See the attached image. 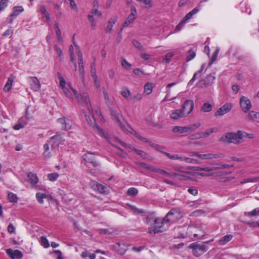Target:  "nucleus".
I'll return each mask as SVG.
<instances>
[{
	"label": "nucleus",
	"instance_id": "obj_63",
	"mask_svg": "<svg viewBox=\"0 0 259 259\" xmlns=\"http://www.w3.org/2000/svg\"><path fill=\"white\" fill-rule=\"evenodd\" d=\"M8 231L10 233H14L15 232V228L12 224H10L8 227Z\"/></svg>",
	"mask_w": 259,
	"mask_h": 259
},
{
	"label": "nucleus",
	"instance_id": "obj_33",
	"mask_svg": "<svg viewBox=\"0 0 259 259\" xmlns=\"http://www.w3.org/2000/svg\"><path fill=\"white\" fill-rule=\"evenodd\" d=\"M139 155L141 156V157H142L143 159H146V160H151L152 158H151V157L149 156L148 154H147L146 152L136 149V148L133 149Z\"/></svg>",
	"mask_w": 259,
	"mask_h": 259
},
{
	"label": "nucleus",
	"instance_id": "obj_55",
	"mask_svg": "<svg viewBox=\"0 0 259 259\" xmlns=\"http://www.w3.org/2000/svg\"><path fill=\"white\" fill-rule=\"evenodd\" d=\"M55 51L57 54L58 57L61 59V57L63 56V52L61 49L56 45L54 46Z\"/></svg>",
	"mask_w": 259,
	"mask_h": 259
},
{
	"label": "nucleus",
	"instance_id": "obj_50",
	"mask_svg": "<svg viewBox=\"0 0 259 259\" xmlns=\"http://www.w3.org/2000/svg\"><path fill=\"white\" fill-rule=\"evenodd\" d=\"M59 177V175L57 173H51L48 175V178L51 181H56Z\"/></svg>",
	"mask_w": 259,
	"mask_h": 259
},
{
	"label": "nucleus",
	"instance_id": "obj_52",
	"mask_svg": "<svg viewBox=\"0 0 259 259\" xmlns=\"http://www.w3.org/2000/svg\"><path fill=\"white\" fill-rule=\"evenodd\" d=\"M195 57V53L192 51H189L187 53V60L189 61L194 59Z\"/></svg>",
	"mask_w": 259,
	"mask_h": 259
},
{
	"label": "nucleus",
	"instance_id": "obj_24",
	"mask_svg": "<svg viewBox=\"0 0 259 259\" xmlns=\"http://www.w3.org/2000/svg\"><path fill=\"white\" fill-rule=\"evenodd\" d=\"M187 126H175L173 127L172 131L176 134H184L189 132Z\"/></svg>",
	"mask_w": 259,
	"mask_h": 259
},
{
	"label": "nucleus",
	"instance_id": "obj_6",
	"mask_svg": "<svg viewBox=\"0 0 259 259\" xmlns=\"http://www.w3.org/2000/svg\"><path fill=\"white\" fill-rule=\"evenodd\" d=\"M181 218L179 211L176 209L170 210L164 217V219L166 223H174L178 221Z\"/></svg>",
	"mask_w": 259,
	"mask_h": 259
},
{
	"label": "nucleus",
	"instance_id": "obj_41",
	"mask_svg": "<svg viewBox=\"0 0 259 259\" xmlns=\"http://www.w3.org/2000/svg\"><path fill=\"white\" fill-rule=\"evenodd\" d=\"M152 84L150 83H146L144 86V92L147 94H150L152 91Z\"/></svg>",
	"mask_w": 259,
	"mask_h": 259
},
{
	"label": "nucleus",
	"instance_id": "obj_45",
	"mask_svg": "<svg viewBox=\"0 0 259 259\" xmlns=\"http://www.w3.org/2000/svg\"><path fill=\"white\" fill-rule=\"evenodd\" d=\"M40 243L45 248H48L50 246L48 240L46 237L42 236L40 238Z\"/></svg>",
	"mask_w": 259,
	"mask_h": 259
},
{
	"label": "nucleus",
	"instance_id": "obj_39",
	"mask_svg": "<svg viewBox=\"0 0 259 259\" xmlns=\"http://www.w3.org/2000/svg\"><path fill=\"white\" fill-rule=\"evenodd\" d=\"M49 145L50 144L48 142L47 143H46L44 145V149L45 150V152H44L43 154L46 158H49L50 156V152H48V151L49 150Z\"/></svg>",
	"mask_w": 259,
	"mask_h": 259
},
{
	"label": "nucleus",
	"instance_id": "obj_15",
	"mask_svg": "<svg viewBox=\"0 0 259 259\" xmlns=\"http://www.w3.org/2000/svg\"><path fill=\"white\" fill-rule=\"evenodd\" d=\"M224 157L223 153H209L207 154H203L201 155V159L208 160L213 159L222 158Z\"/></svg>",
	"mask_w": 259,
	"mask_h": 259
},
{
	"label": "nucleus",
	"instance_id": "obj_27",
	"mask_svg": "<svg viewBox=\"0 0 259 259\" xmlns=\"http://www.w3.org/2000/svg\"><path fill=\"white\" fill-rule=\"evenodd\" d=\"M233 238L232 235H227L222 237L219 240V243L220 245H224L227 243L229 242Z\"/></svg>",
	"mask_w": 259,
	"mask_h": 259
},
{
	"label": "nucleus",
	"instance_id": "obj_10",
	"mask_svg": "<svg viewBox=\"0 0 259 259\" xmlns=\"http://www.w3.org/2000/svg\"><path fill=\"white\" fill-rule=\"evenodd\" d=\"M94 16L101 17L102 16V12L99 11L98 9H92V11L88 14V19L91 23L92 28L93 29L96 26V22L94 18Z\"/></svg>",
	"mask_w": 259,
	"mask_h": 259
},
{
	"label": "nucleus",
	"instance_id": "obj_42",
	"mask_svg": "<svg viewBox=\"0 0 259 259\" xmlns=\"http://www.w3.org/2000/svg\"><path fill=\"white\" fill-rule=\"evenodd\" d=\"M25 125V122H22L20 120H19L17 123L14 126L13 128L15 130H19L24 128Z\"/></svg>",
	"mask_w": 259,
	"mask_h": 259
},
{
	"label": "nucleus",
	"instance_id": "obj_13",
	"mask_svg": "<svg viewBox=\"0 0 259 259\" xmlns=\"http://www.w3.org/2000/svg\"><path fill=\"white\" fill-rule=\"evenodd\" d=\"M29 79V84L30 88L35 92L38 91L40 89V83L38 79L36 77L29 76L28 77Z\"/></svg>",
	"mask_w": 259,
	"mask_h": 259
},
{
	"label": "nucleus",
	"instance_id": "obj_34",
	"mask_svg": "<svg viewBox=\"0 0 259 259\" xmlns=\"http://www.w3.org/2000/svg\"><path fill=\"white\" fill-rule=\"evenodd\" d=\"M212 133H213V130L212 128H211L209 130H208L205 132L198 133L196 135V138H200L202 137H207Z\"/></svg>",
	"mask_w": 259,
	"mask_h": 259
},
{
	"label": "nucleus",
	"instance_id": "obj_32",
	"mask_svg": "<svg viewBox=\"0 0 259 259\" xmlns=\"http://www.w3.org/2000/svg\"><path fill=\"white\" fill-rule=\"evenodd\" d=\"M127 206L129 207V208L133 211L134 213H146L145 210L142 209H139L137 208L136 206L130 204H127Z\"/></svg>",
	"mask_w": 259,
	"mask_h": 259
},
{
	"label": "nucleus",
	"instance_id": "obj_43",
	"mask_svg": "<svg viewBox=\"0 0 259 259\" xmlns=\"http://www.w3.org/2000/svg\"><path fill=\"white\" fill-rule=\"evenodd\" d=\"M78 71L80 74V76L81 78H83L84 76V66H83V62H78Z\"/></svg>",
	"mask_w": 259,
	"mask_h": 259
},
{
	"label": "nucleus",
	"instance_id": "obj_19",
	"mask_svg": "<svg viewBox=\"0 0 259 259\" xmlns=\"http://www.w3.org/2000/svg\"><path fill=\"white\" fill-rule=\"evenodd\" d=\"M186 116L182 109L173 111L170 115V118L174 120H178Z\"/></svg>",
	"mask_w": 259,
	"mask_h": 259
},
{
	"label": "nucleus",
	"instance_id": "obj_47",
	"mask_svg": "<svg viewBox=\"0 0 259 259\" xmlns=\"http://www.w3.org/2000/svg\"><path fill=\"white\" fill-rule=\"evenodd\" d=\"M201 124L200 122H197L190 125L187 126L188 132L193 131L198 128Z\"/></svg>",
	"mask_w": 259,
	"mask_h": 259
},
{
	"label": "nucleus",
	"instance_id": "obj_36",
	"mask_svg": "<svg viewBox=\"0 0 259 259\" xmlns=\"http://www.w3.org/2000/svg\"><path fill=\"white\" fill-rule=\"evenodd\" d=\"M174 56V53L172 52H170L168 53L166 55L164 58L162 60L163 63H168L172 57Z\"/></svg>",
	"mask_w": 259,
	"mask_h": 259
},
{
	"label": "nucleus",
	"instance_id": "obj_57",
	"mask_svg": "<svg viewBox=\"0 0 259 259\" xmlns=\"http://www.w3.org/2000/svg\"><path fill=\"white\" fill-rule=\"evenodd\" d=\"M162 153L171 159L176 160L178 159V154L170 155V154L165 152H162Z\"/></svg>",
	"mask_w": 259,
	"mask_h": 259
},
{
	"label": "nucleus",
	"instance_id": "obj_14",
	"mask_svg": "<svg viewBox=\"0 0 259 259\" xmlns=\"http://www.w3.org/2000/svg\"><path fill=\"white\" fill-rule=\"evenodd\" d=\"M57 122L61 124L62 130L68 131L71 127V121L66 117L60 118L57 119Z\"/></svg>",
	"mask_w": 259,
	"mask_h": 259
},
{
	"label": "nucleus",
	"instance_id": "obj_31",
	"mask_svg": "<svg viewBox=\"0 0 259 259\" xmlns=\"http://www.w3.org/2000/svg\"><path fill=\"white\" fill-rule=\"evenodd\" d=\"M39 11L44 15V17L46 18L47 21L50 20V16L49 14L48 13L46 8L45 6L41 5L39 7Z\"/></svg>",
	"mask_w": 259,
	"mask_h": 259
},
{
	"label": "nucleus",
	"instance_id": "obj_37",
	"mask_svg": "<svg viewBox=\"0 0 259 259\" xmlns=\"http://www.w3.org/2000/svg\"><path fill=\"white\" fill-rule=\"evenodd\" d=\"M81 256L84 258L89 257L90 259H95L96 257V254L95 253L90 254L88 251L85 250L82 252Z\"/></svg>",
	"mask_w": 259,
	"mask_h": 259
},
{
	"label": "nucleus",
	"instance_id": "obj_18",
	"mask_svg": "<svg viewBox=\"0 0 259 259\" xmlns=\"http://www.w3.org/2000/svg\"><path fill=\"white\" fill-rule=\"evenodd\" d=\"M6 252L12 258L20 259L23 257L22 253L18 250H13L11 249H7Z\"/></svg>",
	"mask_w": 259,
	"mask_h": 259
},
{
	"label": "nucleus",
	"instance_id": "obj_12",
	"mask_svg": "<svg viewBox=\"0 0 259 259\" xmlns=\"http://www.w3.org/2000/svg\"><path fill=\"white\" fill-rule=\"evenodd\" d=\"M194 108V103L192 100H187L184 105L182 106V110L184 112L185 115L187 116L193 110Z\"/></svg>",
	"mask_w": 259,
	"mask_h": 259
},
{
	"label": "nucleus",
	"instance_id": "obj_30",
	"mask_svg": "<svg viewBox=\"0 0 259 259\" xmlns=\"http://www.w3.org/2000/svg\"><path fill=\"white\" fill-rule=\"evenodd\" d=\"M96 190H97L99 193L101 194H106L108 193V190L107 188L102 184L99 183L97 185Z\"/></svg>",
	"mask_w": 259,
	"mask_h": 259
},
{
	"label": "nucleus",
	"instance_id": "obj_38",
	"mask_svg": "<svg viewBox=\"0 0 259 259\" xmlns=\"http://www.w3.org/2000/svg\"><path fill=\"white\" fill-rule=\"evenodd\" d=\"M212 109V106L208 103H204L201 107V111L204 112H209Z\"/></svg>",
	"mask_w": 259,
	"mask_h": 259
},
{
	"label": "nucleus",
	"instance_id": "obj_59",
	"mask_svg": "<svg viewBox=\"0 0 259 259\" xmlns=\"http://www.w3.org/2000/svg\"><path fill=\"white\" fill-rule=\"evenodd\" d=\"M196 169L197 170H201V171H210L211 170H214V169H213V167H212L211 168L208 167H197L196 168Z\"/></svg>",
	"mask_w": 259,
	"mask_h": 259
},
{
	"label": "nucleus",
	"instance_id": "obj_28",
	"mask_svg": "<svg viewBox=\"0 0 259 259\" xmlns=\"http://www.w3.org/2000/svg\"><path fill=\"white\" fill-rule=\"evenodd\" d=\"M248 117L250 119L259 122V113L254 111H251L248 113Z\"/></svg>",
	"mask_w": 259,
	"mask_h": 259
},
{
	"label": "nucleus",
	"instance_id": "obj_11",
	"mask_svg": "<svg viewBox=\"0 0 259 259\" xmlns=\"http://www.w3.org/2000/svg\"><path fill=\"white\" fill-rule=\"evenodd\" d=\"M240 105L242 110L245 113L247 112L251 108L250 101L247 97L242 96L240 100Z\"/></svg>",
	"mask_w": 259,
	"mask_h": 259
},
{
	"label": "nucleus",
	"instance_id": "obj_53",
	"mask_svg": "<svg viewBox=\"0 0 259 259\" xmlns=\"http://www.w3.org/2000/svg\"><path fill=\"white\" fill-rule=\"evenodd\" d=\"M58 78L60 80V86L61 87V89L67 87V85H66V81L64 78L62 76L59 75Z\"/></svg>",
	"mask_w": 259,
	"mask_h": 259
},
{
	"label": "nucleus",
	"instance_id": "obj_29",
	"mask_svg": "<svg viewBox=\"0 0 259 259\" xmlns=\"http://www.w3.org/2000/svg\"><path fill=\"white\" fill-rule=\"evenodd\" d=\"M49 195L46 193L38 192L36 194V197L38 202L40 204L44 203V199L47 198Z\"/></svg>",
	"mask_w": 259,
	"mask_h": 259
},
{
	"label": "nucleus",
	"instance_id": "obj_2",
	"mask_svg": "<svg viewBox=\"0 0 259 259\" xmlns=\"http://www.w3.org/2000/svg\"><path fill=\"white\" fill-rule=\"evenodd\" d=\"M247 134L242 131H238L236 133H228L223 136L220 140L225 143L240 144L243 141V137Z\"/></svg>",
	"mask_w": 259,
	"mask_h": 259
},
{
	"label": "nucleus",
	"instance_id": "obj_20",
	"mask_svg": "<svg viewBox=\"0 0 259 259\" xmlns=\"http://www.w3.org/2000/svg\"><path fill=\"white\" fill-rule=\"evenodd\" d=\"M158 217H156L154 213H150L143 220V221L147 225L153 226L155 222L157 220Z\"/></svg>",
	"mask_w": 259,
	"mask_h": 259
},
{
	"label": "nucleus",
	"instance_id": "obj_3",
	"mask_svg": "<svg viewBox=\"0 0 259 259\" xmlns=\"http://www.w3.org/2000/svg\"><path fill=\"white\" fill-rule=\"evenodd\" d=\"M157 221H156L153 226H150L148 228V233L155 235L156 234L161 233L167 230V227H165L166 224L164 221V218H157Z\"/></svg>",
	"mask_w": 259,
	"mask_h": 259
},
{
	"label": "nucleus",
	"instance_id": "obj_54",
	"mask_svg": "<svg viewBox=\"0 0 259 259\" xmlns=\"http://www.w3.org/2000/svg\"><path fill=\"white\" fill-rule=\"evenodd\" d=\"M220 165H221L220 166L213 167V169H214V170H217V169H225V168H228L232 166L227 164H224L222 162H221V164Z\"/></svg>",
	"mask_w": 259,
	"mask_h": 259
},
{
	"label": "nucleus",
	"instance_id": "obj_35",
	"mask_svg": "<svg viewBox=\"0 0 259 259\" xmlns=\"http://www.w3.org/2000/svg\"><path fill=\"white\" fill-rule=\"evenodd\" d=\"M28 178L29 179V181L31 182V183L33 184H35L38 182V178L36 175L32 172H29L28 175Z\"/></svg>",
	"mask_w": 259,
	"mask_h": 259
},
{
	"label": "nucleus",
	"instance_id": "obj_44",
	"mask_svg": "<svg viewBox=\"0 0 259 259\" xmlns=\"http://www.w3.org/2000/svg\"><path fill=\"white\" fill-rule=\"evenodd\" d=\"M138 191L135 188H130L128 189L127 194L129 196H135L138 194Z\"/></svg>",
	"mask_w": 259,
	"mask_h": 259
},
{
	"label": "nucleus",
	"instance_id": "obj_26",
	"mask_svg": "<svg viewBox=\"0 0 259 259\" xmlns=\"http://www.w3.org/2000/svg\"><path fill=\"white\" fill-rule=\"evenodd\" d=\"M111 115L114 117V120H115L116 122L118 124V125H121L122 116H121L116 110H112L111 112Z\"/></svg>",
	"mask_w": 259,
	"mask_h": 259
},
{
	"label": "nucleus",
	"instance_id": "obj_48",
	"mask_svg": "<svg viewBox=\"0 0 259 259\" xmlns=\"http://www.w3.org/2000/svg\"><path fill=\"white\" fill-rule=\"evenodd\" d=\"M122 66L127 70H130L131 68V65L125 59H122L121 60Z\"/></svg>",
	"mask_w": 259,
	"mask_h": 259
},
{
	"label": "nucleus",
	"instance_id": "obj_1",
	"mask_svg": "<svg viewBox=\"0 0 259 259\" xmlns=\"http://www.w3.org/2000/svg\"><path fill=\"white\" fill-rule=\"evenodd\" d=\"M62 90L65 95L71 100H73V96L71 93L72 91L74 95L77 98L78 101L80 103L85 104L90 112L92 114V117H91L89 116H88L85 112H84L87 122L93 128L97 129L101 135L104 136L106 139H108L106 136H105L103 132V130L102 128H101L97 124L96 122L95 119L94 117V114L93 110L90 103V100L88 98V95L87 94H83V95H79L77 91L72 88V87L71 86L70 83H68L67 87L62 89Z\"/></svg>",
	"mask_w": 259,
	"mask_h": 259
},
{
	"label": "nucleus",
	"instance_id": "obj_56",
	"mask_svg": "<svg viewBox=\"0 0 259 259\" xmlns=\"http://www.w3.org/2000/svg\"><path fill=\"white\" fill-rule=\"evenodd\" d=\"M8 0L0 1V12L8 6Z\"/></svg>",
	"mask_w": 259,
	"mask_h": 259
},
{
	"label": "nucleus",
	"instance_id": "obj_64",
	"mask_svg": "<svg viewBox=\"0 0 259 259\" xmlns=\"http://www.w3.org/2000/svg\"><path fill=\"white\" fill-rule=\"evenodd\" d=\"M133 44L136 48H137L140 50H143L142 46L141 45V44H140V42L136 40H133Z\"/></svg>",
	"mask_w": 259,
	"mask_h": 259
},
{
	"label": "nucleus",
	"instance_id": "obj_58",
	"mask_svg": "<svg viewBox=\"0 0 259 259\" xmlns=\"http://www.w3.org/2000/svg\"><path fill=\"white\" fill-rule=\"evenodd\" d=\"M156 172H158V173L162 174V175H165L168 177H172V174L167 172L166 171L161 169H159L158 168H157Z\"/></svg>",
	"mask_w": 259,
	"mask_h": 259
},
{
	"label": "nucleus",
	"instance_id": "obj_9",
	"mask_svg": "<svg viewBox=\"0 0 259 259\" xmlns=\"http://www.w3.org/2000/svg\"><path fill=\"white\" fill-rule=\"evenodd\" d=\"M233 105L230 103H227L219 108L214 113L215 116H222L228 113L232 108Z\"/></svg>",
	"mask_w": 259,
	"mask_h": 259
},
{
	"label": "nucleus",
	"instance_id": "obj_23",
	"mask_svg": "<svg viewBox=\"0 0 259 259\" xmlns=\"http://www.w3.org/2000/svg\"><path fill=\"white\" fill-rule=\"evenodd\" d=\"M15 79V76L13 74H11L4 88L5 92H8L11 89Z\"/></svg>",
	"mask_w": 259,
	"mask_h": 259
},
{
	"label": "nucleus",
	"instance_id": "obj_7",
	"mask_svg": "<svg viewBox=\"0 0 259 259\" xmlns=\"http://www.w3.org/2000/svg\"><path fill=\"white\" fill-rule=\"evenodd\" d=\"M65 139L59 133H56V135L48 140V143L51 146L52 149L57 147L60 144L63 143Z\"/></svg>",
	"mask_w": 259,
	"mask_h": 259
},
{
	"label": "nucleus",
	"instance_id": "obj_46",
	"mask_svg": "<svg viewBox=\"0 0 259 259\" xmlns=\"http://www.w3.org/2000/svg\"><path fill=\"white\" fill-rule=\"evenodd\" d=\"M8 197L10 202H17L18 198L16 194L13 193H9L8 195Z\"/></svg>",
	"mask_w": 259,
	"mask_h": 259
},
{
	"label": "nucleus",
	"instance_id": "obj_61",
	"mask_svg": "<svg viewBox=\"0 0 259 259\" xmlns=\"http://www.w3.org/2000/svg\"><path fill=\"white\" fill-rule=\"evenodd\" d=\"M70 6L72 10L77 11V7L74 0H69Z\"/></svg>",
	"mask_w": 259,
	"mask_h": 259
},
{
	"label": "nucleus",
	"instance_id": "obj_8",
	"mask_svg": "<svg viewBox=\"0 0 259 259\" xmlns=\"http://www.w3.org/2000/svg\"><path fill=\"white\" fill-rule=\"evenodd\" d=\"M137 12L136 7L132 5L131 7V14L128 15L124 23L122 24V27L128 26L132 23L137 17Z\"/></svg>",
	"mask_w": 259,
	"mask_h": 259
},
{
	"label": "nucleus",
	"instance_id": "obj_22",
	"mask_svg": "<svg viewBox=\"0 0 259 259\" xmlns=\"http://www.w3.org/2000/svg\"><path fill=\"white\" fill-rule=\"evenodd\" d=\"M117 21V17L116 16L112 17L109 20L108 24L106 28V32L107 33H111L112 31V27L114 24Z\"/></svg>",
	"mask_w": 259,
	"mask_h": 259
},
{
	"label": "nucleus",
	"instance_id": "obj_5",
	"mask_svg": "<svg viewBox=\"0 0 259 259\" xmlns=\"http://www.w3.org/2000/svg\"><path fill=\"white\" fill-rule=\"evenodd\" d=\"M188 233L190 236L201 239L205 235L204 231L201 226H192L188 228Z\"/></svg>",
	"mask_w": 259,
	"mask_h": 259
},
{
	"label": "nucleus",
	"instance_id": "obj_49",
	"mask_svg": "<svg viewBox=\"0 0 259 259\" xmlns=\"http://www.w3.org/2000/svg\"><path fill=\"white\" fill-rule=\"evenodd\" d=\"M258 214H259V208L254 209L251 211L245 212V215L247 216H255Z\"/></svg>",
	"mask_w": 259,
	"mask_h": 259
},
{
	"label": "nucleus",
	"instance_id": "obj_62",
	"mask_svg": "<svg viewBox=\"0 0 259 259\" xmlns=\"http://www.w3.org/2000/svg\"><path fill=\"white\" fill-rule=\"evenodd\" d=\"M184 161L188 163H194L196 161V160L191 158L187 157L185 156L184 158Z\"/></svg>",
	"mask_w": 259,
	"mask_h": 259
},
{
	"label": "nucleus",
	"instance_id": "obj_21",
	"mask_svg": "<svg viewBox=\"0 0 259 259\" xmlns=\"http://www.w3.org/2000/svg\"><path fill=\"white\" fill-rule=\"evenodd\" d=\"M188 173L184 171H179L172 174V176L175 177L180 180H187L189 179Z\"/></svg>",
	"mask_w": 259,
	"mask_h": 259
},
{
	"label": "nucleus",
	"instance_id": "obj_25",
	"mask_svg": "<svg viewBox=\"0 0 259 259\" xmlns=\"http://www.w3.org/2000/svg\"><path fill=\"white\" fill-rule=\"evenodd\" d=\"M199 11V9L195 8L192 10L191 12L188 13L182 20V23H185L187 21L190 20L194 14H197Z\"/></svg>",
	"mask_w": 259,
	"mask_h": 259
},
{
	"label": "nucleus",
	"instance_id": "obj_60",
	"mask_svg": "<svg viewBox=\"0 0 259 259\" xmlns=\"http://www.w3.org/2000/svg\"><path fill=\"white\" fill-rule=\"evenodd\" d=\"M188 192L193 196H196L198 194V190L194 188H190L188 190Z\"/></svg>",
	"mask_w": 259,
	"mask_h": 259
},
{
	"label": "nucleus",
	"instance_id": "obj_51",
	"mask_svg": "<svg viewBox=\"0 0 259 259\" xmlns=\"http://www.w3.org/2000/svg\"><path fill=\"white\" fill-rule=\"evenodd\" d=\"M93 78H94V84L95 87L97 88H99L100 87V83L99 80L98 78L96 73H94V74H93Z\"/></svg>",
	"mask_w": 259,
	"mask_h": 259
},
{
	"label": "nucleus",
	"instance_id": "obj_17",
	"mask_svg": "<svg viewBox=\"0 0 259 259\" xmlns=\"http://www.w3.org/2000/svg\"><path fill=\"white\" fill-rule=\"evenodd\" d=\"M24 9L22 6H15L13 8V13L10 15V23H12L13 18L16 17L21 12H23Z\"/></svg>",
	"mask_w": 259,
	"mask_h": 259
},
{
	"label": "nucleus",
	"instance_id": "obj_40",
	"mask_svg": "<svg viewBox=\"0 0 259 259\" xmlns=\"http://www.w3.org/2000/svg\"><path fill=\"white\" fill-rule=\"evenodd\" d=\"M121 94L125 99H127L130 96V91L127 88H123L121 91Z\"/></svg>",
	"mask_w": 259,
	"mask_h": 259
},
{
	"label": "nucleus",
	"instance_id": "obj_16",
	"mask_svg": "<svg viewBox=\"0 0 259 259\" xmlns=\"http://www.w3.org/2000/svg\"><path fill=\"white\" fill-rule=\"evenodd\" d=\"M84 160L89 163H91L93 166L96 167L99 165V163L95 160V156L93 153L87 152L83 155Z\"/></svg>",
	"mask_w": 259,
	"mask_h": 259
},
{
	"label": "nucleus",
	"instance_id": "obj_4",
	"mask_svg": "<svg viewBox=\"0 0 259 259\" xmlns=\"http://www.w3.org/2000/svg\"><path fill=\"white\" fill-rule=\"evenodd\" d=\"M213 240L211 239L205 241L203 244H198L193 243L189 245V247L192 249V252L194 255L199 256L207 251L208 247L205 244L212 242Z\"/></svg>",
	"mask_w": 259,
	"mask_h": 259
}]
</instances>
